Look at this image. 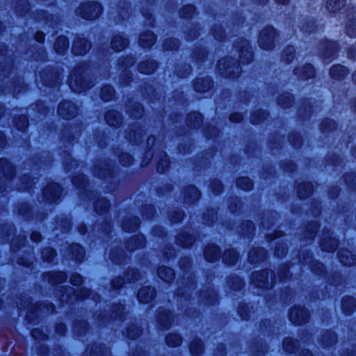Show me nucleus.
<instances>
[{"mask_svg":"<svg viewBox=\"0 0 356 356\" xmlns=\"http://www.w3.org/2000/svg\"><path fill=\"white\" fill-rule=\"evenodd\" d=\"M298 348V341L292 338L288 337L284 339L283 348L286 352L293 353Z\"/></svg>","mask_w":356,"mask_h":356,"instance_id":"nucleus-48","label":"nucleus"},{"mask_svg":"<svg viewBox=\"0 0 356 356\" xmlns=\"http://www.w3.org/2000/svg\"><path fill=\"white\" fill-rule=\"evenodd\" d=\"M165 342L168 346L177 347L181 343V338L177 334H170L165 337Z\"/></svg>","mask_w":356,"mask_h":356,"instance_id":"nucleus-52","label":"nucleus"},{"mask_svg":"<svg viewBox=\"0 0 356 356\" xmlns=\"http://www.w3.org/2000/svg\"><path fill=\"white\" fill-rule=\"evenodd\" d=\"M269 275L272 277V271L264 270L261 271L254 272L252 274V283L258 288L267 289L269 286H272L273 282H269Z\"/></svg>","mask_w":356,"mask_h":356,"instance_id":"nucleus-6","label":"nucleus"},{"mask_svg":"<svg viewBox=\"0 0 356 356\" xmlns=\"http://www.w3.org/2000/svg\"><path fill=\"white\" fill-rule=\"evenodd\" d=\"M195 7L193 5H187L182 8L179 12V15L182 18H190L195 12Z\"/></svg>","mask_w":356,"mask_h":356,"instance_id":"nucleus-63","label":"nucleus"},{"mask_svg":"<svg viewBox=\"0 0 356 356\" xmlns=\"http://www.w3.org/2000/svg\"><path fill=\"white\" fill-rule=\"evenodd\" d=\"M184 280H185V277H184L181 280L183 286L178 289L177 294L179 296H184L186 293H188V291L193 290L195 286L193 280H191L189 277H188V281L186 283L184 282Z\"/></svg>","mask_w":356,"mask_h":356,"instance_id":"nucleus-43","label":"nucleus"},{"mask_svg":"<svg viewBox=\"0 0 356 356\" xmlns=\"http://www.w3.org/2000/svg\"><path fill=\"white\" fill-rule=\"evenodd\" d=\"M344 179L350 189L356 191V174L350 173L346 175Z\"/></svg>","mask_w":356,"mask_h":356,"instance_id":"nucleus-64","label":"nucleus"},{"mask_svg":"<svg viewBox=\"0 0 356 356\" xmlns=\"http://www.w3.org/2000/svg\"><path fill=\"white\" fill-rule=\"evenodd\" d=\"M157 67V63L153 60L141 62L138 65V70L143 74H152Z\"/></svg>","mask_w":356,"mask_h":356,"instance_id":"nucleus-34","label":"nucleus"},{"mask_svg":"<svg viewBox=\"0 0 356 356\" xmlns=\"http://www.w3.org/2000/svg\"><path fill=\"white\" fill-rule=\"evenodd\" d=\"M114 95L113 89L109 86L102 87L100 92V97L104 102L111 100Z\"/></svg>","mask_w":356,"mask_h":356,"instance_id":"nucleus-53","label":"nucleus"},{"mask_svg":"<svg viewBox=\"0 0 356 356\" xmlns=\"http://www.w3.org/2000/svg\"><path fill=\"white\" fill-rule=\"evenodd\" d=\"M313 193V186L311 183H300L297 186V194L300 198H305Z\"/></svg>","mask_w":356,"mask_h":356,"instance_id":"nucleus-32","label":"nucleus"},{"mask_svg":"<svg viewBox=\"0 0 356 356\" xmlns=\"http://www.w3.org/2000/svg\"><path fill=\"white\" fill-rule=\"evenodd\" d=\"M14 175L13 165L6 159H0V192L4 190L7 181L12 179Z\"/></svg>","mask_w":356,"mask_h":356,"instance_id":"nucleus-5","label":"nucleus"},{"mask_svg":"<svg viewBox=\"0 0 356 356\" xmlns=\"http://www.w3.org/2000/svg\"><path fill=\"white\" fill-rule=\"evenodd\" d=\"M338 255L340 262L345 266H353L356 264V255L347 249H341Z\"/></svg>","mask_w":356,"mask_h":356,"instance_id":"nucleus-16","label":"nucleus"},{"mask_svg":"<svg viewBox=\"0 0 356 356\" xmlns=\"http://www.w3.org/2000/svg\"><path fill=\"white\" fill-rule=\"evenodd\" d=\"M342 309L346 314L352 313L355 307V300L353 297H346L342 300Z\"/></svg>","mask_w":356,"mask_h":356,"instance_id":"nucleus-42","label":"nucleus"},{"mask_svg":"<svg viewBox=\"0 0 356 356\" xmlns=\"http://www.w3.org/2000/svg\"><path fill=\"white\" fill-rule=\"evenodd\" d=\"M44 277L45 280L54 285L65 282L67 280V275L61 271L49 272L44 275Z\"/></svg>","mask_w":356,"mask_h":356,"instance_id":"nucleus-19","label":"nucleus"},{"mask_svg":"<svg viewBox=\"0 0 356 356\" xmlns=\"http://www.w3.org/2000/svg\"><path fill=\"white\" fill-rule=\"evenodd\" d=\"M110 204L106 198L97 200L94 206L95 211L98 213H104L109 207Z\"/></svg>","mask_w":356,"mask_h":356,"instance_id":"nucleus-50","label":"nucleus"},{"mask_svg":"<svg viewBox=\"0 0 356 356\" xmlns=\"http://www.w3.org/2000/svg\"><path fill=\"white\" fill-rule=\"evenodd\" d=\"M346 5V0H327L326 9L330 13H336L340 10Z\"/></svg>","mask_w":356,"mask_h":356,"instance_id":"nucleus-40","label":"nucleus"},{"mask_svg":"<svg viewBox=\"0 0 356 356\" xmlns=\"http://www.w3.org/2000/svg\"><path fill=\"white\" fill-rule=\"evenodd\" d=\"M348 74V69L341 65H336L331 67L330 70V76L337 80L344 79Z\"/></svg>","mask_w":356,"mask_h":356,"instance_id":"nucleus-24","label":"nucleus"},{"mask_svg":"<svg viewBox=\"0 0 356 356\" xmlns=\"http://www.w3.org/2000/svg\"><path fill=\"white\" fill-rule=\"evenodd\" d=\"M58 115L64 119L69 120L74 118L77 113L76 106L69 101L61 102L58 108Z\"/></svg>","mask_w":356,"mask_h":356,"instance_id":"nucleus-9","label":"nucleus"},{"mask_svg":"<svg viewBox=\"0 0 356 356\" xmlns=\"http://www.w3.org/2000/svg\"><path fill=\"white\" fill-rule=\"evenodd\" d=\"M295 58V49L293 46L286 47L282 54V60L286 63H291Z\"/></svg>","mask_w":356,"mask_h":356,"instance_id":"nucleus-45","label":"nucleus"},{"mask_svg":"<svg viewBox=\"0 0 356 356\" xmlns=\"http://www.w3.org/2000/svg\"><path fill=\"white\" fill-rule=\"evenodd\" d=\"M203 346L202 341L198 339H195L190 345L191 353L193 355H199L202 352Z\"/></svg>","mask_w":356,"mask_h":356,"instance_id":"nucleus-56","label":"nucleus"},{"mask_svg":"<svg viewBox=\"0 0 356 356\" xmlns=\"http://www.w3.org/2000/svg\"><path fill=\"white\" fill-rule=\"evenodd\" d=\"M336 341L337 338L335 334L331 332H326L321 338V343L325 347L333 345L335 343Z\"/></svg>","mask_w":356,"mask_h":356,"instance_id":"nucleus-51","label":"nucleus"},{"mask_svg":"<svg viewBox=\"0 0 356 356\" xmlns=\"http://www.w3.org/2000/svg\"><path fill=\"white\" fill-rule=\"evenodd\" d=\"M277 36V31L273 26H268L264 28L259 33L258 40L260 47L265 50L273 49Z\"/></svg>","mask_w":356,"mask_h":356,"instance_id":"nucleus-4","label":"nucleus"},{"mask_svg":"<svg viewBox=\"0 0 356 356\" xmlns=\"http://www.w3.org/2000/svg\"><path fill=\"white\" fill-rule=\"evenodd\" d=\"M60 186L58 184H49L43 190L44 199L49 202H56L60 197Z\"/></svg>","mask_w":356,"mask_h":356,"instance_id":"nucleus-10","label":"nucleus"},{"mask_svg":"<svg viewBox=\"0 0 356 356\" xmlns=\"http://www.w3.org/2000/svg\"><path fill=\"white\" fill-rule=\"evenodd\" d=\"M110 351L102 345L93 346L90 351V356H109Z\"/></svg>","mask_w":356,"mask_h":356,"instance_id":"nucleus-49","label":"nucleus"},{"mask_svg":"<svg viewBox=\"0 0 356 356\" xmlns=\"http://www.w3.org/2000/svg\"><path fill=\"white\" fill-rule=\"evenodd\" d=\"M70 251L72 259L76 261H81L85 255L83 248L79 244H72L70 248Z\"/></svg>","mask_w":356,"mask_h":356,"instance_id":"nucleus-37","label":"nucleus"},{"mask_svg":"<svg viewBox=\"0 0 356 356\" xmlns=\"http://www.w3.org/2000/svg\"><path fill=\"white\" fill-rule=\"evenodd\" d=\"M200 296L202 299L206 300L207 303L211 305L216 302L217 295L213 291H207L206 292H201Z\"/></svg>","mask_w":356,"mask_h":356,"instance_id":"nucleus-58","label":"nucleus"},{"mask_svg":"<svg viewBox=\"0 0 356 356\" xmlns=\"http://www.w3.org/2000/svg\"><path fill=\"white\" fill-rule=\"evenodd\" d=\"M237 47L239 51L240 63L248 64L252 60V54L250 47L249 42L245 39H241L237 43Z\"/></svg>","mask_w":356,"mask_h":356,"instance_id":"nucleus-8","label":"nucleus"},{"mask_svg":"<svg viewBox=\"0 0 356 356\" xmlns=\"http://www.w3.org/2000/svg\"><path fill=\"white\" fill-rule=\"evenodd\" d=\"M16 12L19 15H23L29 10V5L27 0H19L16 6Z\"/></svg>","mask_w":356,"mask_h":356,"instance_id":"nucleus-62","label":"nucleus"},{"mask_svg":"<svg viewBox=\"0 0 356 356\" xmlns=\"http://www.w3.org/2000/svg\"><path fill=\"white\" fill-rule=\"evenodd\" d=\"M69 86L77 93L88 88L89 83L85 77V68L82 65L76 66L72 70L69 79Z\"/></svg>","mask_w":356,"mask_h":356,"instance_id":"nucleus-1","label":"nucleus"},{"mask_svg":"<svg viewBox=\"0 0 356 356\" xmlns=\"http://www.w3.org/2000/svg\"><path fill=\"white\" fill-rule=\"evenodd\" d=\"M218 69L220 74L229 78L238 77L241 72V67L232 58H223L218 63Z\"/></svg>","mask_w":356,"mask_h":356,"instance_id":"nucleus-2","label":"nucleus"},{"mask_svg":"<svg viewBox=\"0 0 356 356\" xmlns=\"http://www.w3.org/2000/svg\"><path fill=\"white\" fill-rule=\"evenodd\" d=\"M69 43L67 38L61 35L57 38L54 44V49L58 54H63L67 49Z\"/></svg>","mask_w":356,"mask_h":356,"instance_id":"nucleus-36","label":"nucleus"},{"mask_svg":"<svg viewBox=\"0 0 356 356\" xmlns=\"http://www.w3.org/2000/svg\"><path fill=\"white\" fill-rule=\"evenodd\" d=\"M128 44V40L122 35H115L111 40V47L116 51L124 49Z\"/></svg>","mask_w":356,"mask_h":356,"instance_id":"nucleus-33","label":"nucleus"},{"mask_svg":"<svg viewBox=\"0 0 356 356\" xmlns=\"http://www.w3.org/2000/svg\"><path fill=\"white\" fill-rule=\"evenodd\" d=\"M187 126L191 128H198L202 124V115L198 112H192L188 115Z\"/></svg>","mask_w":356,"mask_h":356,"instance_id":"nucleus-30","label":"nucleus"},{"mask_svg":"<svg viewBox=\"0 0 356 356\" xmlns=\"http://www.w3.org/2000/svg\"><path fill=\"white\" fill-rule=\"evenodd\" d=\"M222 258L225 264L232 266L238 260V255L235 250L229 249L224 252Z\"/></svg>","mask_w":356,"mask_h":356,"instance_id":"nucleus-38","label":"nucleus"},{"mask_svg":"<svg viewBox=\"0 0 356 356\" xmlns=\"http://www.w3.org/2000/svg\"><path fill=\"white\" fill-rule=\"evenodd\" d=\"M143 136V130L137 124H134L128 128L126 138L131 143H138L140 140Z\"/></svg>","mask_w":356,"mask_h":356,"instance_id":"nucleus-15","label":"nucleus"},{"mask_svg":"<svg viewBox=\"0 0 356 356\" xmlns=\"http://www.w3.org/2000/svg\"><path fill=\"white\" fill-rule=\"evenodd\" d=\"M140 277V273L135 268L129 269L124 274V279L129 282L137 281Z\"/></svg>","mask_w":356,"mask_h":356,"instance_id":"nucleus-55","label":"nucleus"},{"mask_svg":"<svg viewBox=\"0 0 356 356\" xmlns=\"http://www.w3.org/2000/svg\"><path fill=\"white\" fill-rule=\"evenodd\" d=\"M318 227L317 222H312L307 225L305 231V237L308 239H312L316 235V229Z\"/></svg>","mask_w":356,"mask_h":356,"instance_id":"nucleus-57","label":"nucleus"},{"mask_svg":"<svg viewBox=\"0 0 356 356\" xmlns=\"http://www.w3.org/2000/svg\"><path fill=\"white\" fill-rule=\"evenodd\" d=\"M345 33L350 38L356 37V19L352 18L349 19L346 24L345 28Z\"/></svg>","mask_w":356,"mask_h":356,"instance_id":"nucleus-46","label":"nucleus"},{"mask_svg":"<svg viewBox=\"0 0 356 356\" xmlns=\"http://www.w3.org/2000/svg\"><path fill=\"white\" fill-rule=\"evenodd\" d=\"M158 276L166 282H170L175 278L174 270L168 266H161L157 270Z\"/></svg>","mask_w":356,"mask_h":356,"instance_id":"nucleus-28","label":"nucleus"},{"mask_svg":"<svg viewBox=\"0 0 356 356\" xmlns=\"http://www.w3.org/2000/svg\"><path fill=\"white\" fill-rule=\"evenodd\" d=\"M171 312L163 311L158 317V323L162 329H168L171 324Z\"/></svg>","mask_w":356,"mask_h":356,"instance_id":"nucleus-41","label":"nucleus"},{"mask_svg":"<svg viewBox=\"0 0 356 356\" xmlns=\"http://www.w3.org/2000/svg\"><path fill=\"white\" fill-rule=\"evenodd\" d=\"M156 295L155 289L150 286H145L139 289L138 298L140 302H148L152 300Z\"/></svg>","mask_w":356,"mask_h":356,"instance_id":"nucleus-17","label":"nucleus"},{"mask_svg":"<svg viewBox=\"0 0 356 356\" xmlns=\"http://www.w3.org/2000/svg\"><path fill=\"white\" fill-rule=\"evenodd\" d=\"M139 226V219L135 216L125 218L122 222V229L125 232H134Z\"/></svg>","mask_w":356,"mask_h":356,"instance_id":"nucleus-23","label":"nucleus"},{"mask_svg":"<svg viewBox=\"0 0 356 356\" xmlns=\"http://www.w3.org/2000/svg\"><path fill=\"white\" fill-rule=\"evenodd\" d=\"M200 196L198 189L195 186H188L184 192V202L186 204H191L197 201Z\"/></svg>","mask_w":356,"mask_h":356,"instance_id":"nucleus-21","label":"nucleus"},{"mask_svg":"<svg viewBox=\"0 0 356 356\" xmlns=\"http://www.w3.org/2000/svg\"><path fill=\"white\" fill-rule=\"evenodd\" d=\"M113 170L111 168L110 164L106 161L98 162L94 168V174L97 177L102 179L107 175L111 176Z\"/></svg>","mask_w":356,"mask_h":356,"instance_id":"nucleus-14","label":"nucleus"},{"mask_svg":"<svg viewBox=\"0 0 356 356\" xmlns=\"http://www.w3.org/2000/svg\"><path fill=\"white\" fill-rule=\"evenodd\" d=\"M309 312L302 307H292L289 313V319L294 325H301L307 321Z\"/></svg>","mask_w":356,"mask_h":356,"instance_id":"nucleus-7","label":"nucleus"},{"mask_svg":"<svg viewBox=\"0 0 356 356\" xmlns=\"http://www.w3.org/2000/svg\"><path fill=\"white\" fill-rule=\"evenodd\" d=\"M145 243L143 235L133 236L127 242L126 248L129 251H134L136 249L143 248Z\"/></svg>","mask_w":356,"mask_h":356,"instance_id":"nucleus-18","label":"nucleus"},{"mask_svg":"<svg viewBox=\"0 0 356 356\" xmlns=\"http://www.w3.org/2000/svg\"><path fill=\"white\" fill-rule=\"evenodd\" d=\"M321 49L324 51L323 53L325 57H331L339 49L338 45L333 41H324L321 43Z\"/></svg>","mask_w":356,"mask_h":356,"instance_id":"nucleus-26","label":"nucleus"},{"mask_svg":"<svg viewBox=\"0 0 356 356\" xmlns=\"http://www.w3.org/2000/svg\"><path fill=\"white\" fill-rule=\"evenodd\" d=\"M220 250L217 245H208L204 250V257L209 261H214L219 258Z\"/></svg>","mask_w":356,"mask_h":356,"instance_id":"nucleus-31","label":"nucleus"},{"mask_svg":"<svg viewBox=\"0 0 356 356\" xmlns=\"http://www.w3.org/2000/svg\"><path fill=\"white\" fill-rule=\"evenodd\" d=\"M155 42V35L152 31L142 33L139 38V44L143 48H149Z\"/></svg>","mask_w":356,"mask_h":356,"instance_id":"nucleus-27","label":"nucleus"},{"mask_svg":"<svg viewBox=\"0 0 356 356\" xmlns=\"http://www.w3.org/2000/svg\"><path fill=\"white\" fill-rule=\"evenodd\" d=\"M294 74L298 75L302 79L307 80L314 77V70L310 64H307L302 68H296L294 70Z\"/></svg>","mask_w":356,"mask_h":356,"instance_id":"nucleus-25","label":"nucleus"},{"mask_svg":"<svg viewBox=\"0 0 356 356\" xmlns=\"http://www.w3.org/2000/svg\"><path fill=\"white\" fill-rule=\"evenodd\" d=\"M321 247L323 250L330 252H333L337 250L338 241L332 236L330 230L324 232L321 241Z\"/></svg>","mask_w":356,"mask_h":356,"instance_id":"nucleus-12","label":"nucleus"},{"mask_svg":"<svg viewBox=\"0 0 356 356\" xmlns=\"http://www.w3.org/2000/svg\"><path fill=\"white\" fill-rule=\"evenodd\" d=\"M240 234L248 236L254 231V227L252 221L243 222L237 230Z\"/></svg>","mask_w":356,"mask_h":356,"instance_id":"nucleus-44","label":"nucleus"},{"mask_svg":"<svg viewBox=\"0 0 356 356\" xmlns=\"http://www.w3.org/2000/svg\"><path fill=\"white\" fill-rule=\"evenodd\" d=\"M169 160L168 158V156L165 152L161 153V156L160 157L159 161L157 164V171L159 173H163L165 172L169 167Z\"/></svg>","mask_w":356,"mask_h":356,"instance_id":"nucleus-47","label":"nucleus"},{"mask_svg":"<svg viewBox=\"0 0 356 356\" xmlns=\"http://www.w3.org/2000/svg\"><path fill=\"white\" fill-rule=\"evenodd\" d=\"M105 120L109 126L118 127L122 123V116L115 111H109L105 114Z\"/></svg>","mask_w":356,"mask_h":356,"instance_id":"nucleus-22","label":"nucleus"},{"mask_svg":"<svg viewBox=\"0 0 356 356\" xmlns=\"http://www.w3.org/2000/svg\"><path fill=\"white\" fill-rule=\"evenodd\" d=\"M194 237L186 232L179 234L176 239L177 243L184 248L190 247L194 242Z\"/></svg>","mask_w":356,"mask_h":356,"instance_id":"nucleus-35","label":"nucleus"},{"mask_svg":"<svg viewBox=\"0 0 356 356\" xmlns=\"http://www.w3.org/2000/svg\"><path fill=\"white\" fill-rule=\"evenodd\" d=\"M127 333L129 338L134 339L141 334L142 330L135 325H131L127 327Z\"/></svg>","mask_w":356,"mask_h":356,"instance_id":"nucleus-60","label":"nucleus"},{"mask_svg":"<svg viewBox=\"0 0 356 356\" xmlns=\"http://www.w3.org/2000/svg\"><path fill=\"white\" fill-rule=\"evenodd\" d=\"M90 47L91 44L86 38L78 37L74 42L72 51L76 55H83Z\"/></svg>","mask_w":356,"mask_h":356,"instance_id":"nucleus-13","label":"nucleus"},{"mask_svg":"<svg viewBox=\"0 0 356 356\" xmlns=\"http://www.w3.org/2000/svg\"><path fill=\"white\" fill-rule=\"evenodd\" d=\"M266 256V252L263 248H252L248 254V261L252 263L262 261Z\"/></svg>","mask_w":356,"mask_h":356,"instance_id":"nucleus-20","label":"nucleus"},{"mask_svg":"<svg viewBox=\"0 0 356 356\" xmlns=\"http://www.w3.org/2000/svg\"><path fill=\"white\" fill-rule=\"evenodd\" d=\"M65 293H67V298L65 299V294H63L60 298L61 301H65L67 303H71L72 302V297L70 296L71 293L74 294V300H81L84 298L90 297V296L92 295L90 290L87 288H81L76 293L74 292V289L71 287L65 289Z\"/></svg>","mask_w":356,"mask_h":356,"instance_id":"nucleus-11","label":"nucleus"},{"mask_svg":"<svg viewBox=\"0 0 356 356\" xmlns=\"http://www.w3.org/2000/svg\"><path fill=\"white\" fill-rule=\"evenodd\" d=\"M335 127V122L331 119H325L321 124V129L323 133L330 132L334 130Z\"/></svg>","mask_w":356,"mask_h":356,"instance_id":"nucleus-59","label":"nucleus"},{"mask_svg":"<svg viewBox=\"0 0 356 356\" xmlns=\"http://www.w3.org/2000/svg\"><path fill=\"white\" fill-rule=\"evenodd\" d=\"M102 6L97 2H86L82 3L76 10V15L83 19L92 20L96 19L102 13Z\"/></svg>","mask_w":356,"mask_h":356,"instance_id":"nucleus-3","label":"nucleus"},{"mask_svg":"<svg viewBox=\"0 0 356 356\" xmlns=\"http://www.w3.org/2000/svg\"><path fill=\"white\" fill-rule=\"evenodd\" d=\"M236 184L238 187L241 188L244 191L250 190L252 188V181L246 177H241L237 179Z\"/></svg>","mask_w":356,"mask_h":356,"instance_id":"nucleus-54","label":"nucleus"},{"mask_svg":"<svg viewBox=\"0 0 356 356\" xmlns=\"http://www.w3.org/2000/svg\"><path fill=\"white\" fill-rule=\"evenodd\" d=\"M127 113L134 118H139L143 115V108L140 103L135 102L133 105H127Z\"/></svg>","mask_w":356,"mask_h":356,"instance_id":"nucleus-39","label":"nucleus"},{"mask_svg":"<svg viewBox=\"0 0 356 356\" xmlns=\"http://www.w3.org/2000/svg\"><path fill=\"white\" fill-rule=\"evenodd\" d=\"M212 86V81L209 78L197 79L194 83V89L199 92L209 90Z\"/></svg>","mask_w":356,"mask_h":356,"instance_id":"nucleus-29","label":"nucleus"},{"mask_svg":"<svg viewBox=\"0 0 356 356\" xmlns=\"http://www.w3.org/2000/svg\"><path fill=\"white\" fill-rule=\"evenodd\" d=\"M278 104L283 108H287L293 102L292 96L290 94L280 95L277 99Z\"/></svg>","mask_w":356,"mask_h":356,"instance_id":"nucleus-61","label":"nucleus"}]
</instances>
